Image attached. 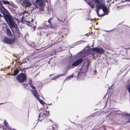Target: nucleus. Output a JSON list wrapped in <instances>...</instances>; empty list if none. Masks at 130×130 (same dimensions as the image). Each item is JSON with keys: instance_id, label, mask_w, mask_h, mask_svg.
I'll use <instances>...</instances> for the list:
<instances>
[{"instance_id": "nucleus-41", "label": "nucleus", "mask_w": 130, "mask_h": 130, "mask_svg": "<svg viewBox=\"0 0 130 130\" xmlns=\"http://www.w3.org/2000/svg\"><path fill=\"white\" fill-rule=\"evenodd\" d=\"M129 122H130V121H129Z\"/></svg>"}, {"instance_id": "nucleus-6", "label": "nucleus", "mask_w": 130, "mask_h": 130, "mask_svg": "<svg viewBox=\"0 0 130 130\" xmlns=\"http://www.w3.org/2000/svg\"><path fill=\"white\" fill-rule=\"evenodd\" d=\"M3 42L4 43H6L7 44H12L14 42V41L12 39L6 37L4 39Z\"/></svg>"}, {"instance_id": "nucleus-26", "label": "nucleus", "mask_w": 130, "mask_h": 130, "mask_svg": "<svg viewBox=\"0 0 130 130\" xmlns=\"http://www.w3.org/2000/svg\"><path fill=\"white\" fill-rule=\"evenodd\" d=\"M32 29H33V31H34L35 29V26H34L32 27Z\"/></svg>"}, {"instance_id": "nucleus-7", "label": "nucleus", "mask_w": 130, "mask_h": 130, "mask_svg": "<svg viewBox=\"0 0 130 130\" xmlns=\"http://www.w3.org/2000/svg\"><path fill=\"white\" fill-rule=\"evenodd\" d=\"M93 51L102 54L104 52V49L101 47H94L92 49Z\"/></svg>"}, {"instance_id": "nucleus-14", "label": "nucleus", "mask_w": 130, "mask_h": 130, "mask_svg": "<svg viewBox=\"0 0 130 130\" xmlns=\"http://www.w3.org/2000/svg\"><path fill=\"white\" fill-rule=\"evenodd\" d=\"M3 3L4 4L9 5L10 4V3L9 2L5 1H3Z\"/></svg>"}, {"instance_id": "nucleus-36", "label": "nucleus", "mask_w": 130, "mask_h": 130, "mask_svg": "<svg viewBox=\"0 0 130 130\" xmlns=\"http://www.w3.org/2000/svg\"><path fill=\"white\" fill-rule=\"evenodd\" d=\"M1 12L2 13H3V12H2V11H1V12Z\"/></svg>"}, {"instance_id": "nucleus-29", "label": "nucleus", "mask_w": 130, "mask_h": 130, "mask_svg": "<svg viewBox=\"0 0 130 130\" xmlns=\"http://www.w3.org/2000/svg\"><path fill=\"white\" fill-rule=\"evenodd\" d=\"M124 115H127V116H128V115H128V114H126H126H124Z\"/></svg>"}, {"instance_id": "nucleus-15", "label": "nucleus", "mask_w": 130, "mask_h": 130, "mask_svg": "<svg viewBox=\"0 0 130 130\" xmlns=\"http://www.w3.org/2000/svg\"><path fill=\"white\" fill-rule=\"evenodd\" d=\"M47 130H55V129L54 126H50L49 128L47 129Z\"/></svg>"}, {"instance_id": "nucleus-34", "label": "nucleus", "mask_w": 130, "mask_h": 130, "mask_svg": "<svg viewBox=\"0 0 130 130\" xmlns=\"http://www.w3.org/2000/svg\"><path fill=\"white\" fill-rule=\"evenodd\" d=\"M52 46V44L51 45H50V47H51V46Z\"/></svg>"}, {"instance_id": "nucleus-33", "label": "nucleus", "mask_w": 130, "mask_h": 130, "mask_svg": "<svg viewBox=\"0 0 130 130\" xmlns=\"http://www.w3.org/2000/svg\"><path fill=\"white\" fill-rule=\"evenodd\" d=\"M48 36V34H46V36L47 37Z\"/></svg>"}, {"instance_id": "nucleus-16", "label": "nucleus", "mask_w": 130, "mask_h": 130, "mask_svg": "<svg viewBox=\"0 0 130 130\" xmlns=\"http://www.w3.org/2000/svg\"><path fill=\"white\" fill-rule=\"evenodd\" d=\"M2 8L3 9L4 11H7L5 8L3 6L2 4L1 3H0V10H1V8Z\"/></svg>"}, {"instance_id": "nucleus-37", "label": "nucleus", "mask_w": 130, "mask_h": 130, "mask_svg": "<svg viewBox=\"0 0 130 130\" xmlns=\"http://www.w3.org/2000/svg\"><path fill=\"white\" fill-rule=\"evenodd\" d=\"M122 115L123 116V115H123V114H122Z\"/></svg>"}, {"instance_id": "nucleus-40", "label": "nucleus", "mask_w": 130, "mask_h": 130, "mask_svg": "<svg viewBox=\"0 0 130 130\" xmlns=\"http://www.w3.org/2000/svg\"><path fill=\"white\" fill-rule=\"evenodd\" d=\"M53 79H54L53 78Z\"/></svg>"}, {"instance_id": "nucleus-42", "label": "nucleus", "mask_w": 130, "mask_h": 130, "mask_svg": "<svg viewBox=\"0 0 130 130\" xmlns=\"http://www.w3.org/2000/svg\"><path fill=\"white\" fill-rule=\"evenodd\" d=\"M20 0V1H22V0Z\"/></svg>"}, {"instance_id": "nucleus-39", "label": "nucleus", "mask_w": 130, "mask_h": 130, "mask_svg": "<svg viewBox=\"0 0 130 130\" xmlns=\"http://www.w3.org/2000/svg\"><path fill=\"white\" fill-rule=\"evenodd\" d=\"M45 1H47V0H45Z\"/></svg>"}, {"instance_id": "nucleus-10", "label": "nucleus", "mask_w": 130, "mask_h": 130, "mask_svg": "<svg viewBox=\"0 0 130 130\" xmlns=\"http://www.w3.org/2000/svg\"><path fill=\"white\" fill-rule=\"evenodd\" d=\"M22 5L25 7H30L31 5V4L30 2L27 0H24L23 1Z\"/></svg>"}, {"instance_id": "nucleus-25", "label": "nucleus", "mask_w": 130, "mask_h": 130, "mask_svg": "<svg viewBox=\"0 0 130 130\" xmlns=\"http://www.w3.org/2000/svg\"><path fill=\"white\" fill-rule=\"evenodd\" d=\"M48 23L50 24H51V21H50V20H48Z\"/></svg>"}, {"instance_id": "nucleus-28", "label": "nucleus", "mask_w": 130, "mask_h": 130, "mask_svg": "<svg viewBox=\"0 0 130 130\" xmlns=\"http://www.w3.org/2000/svg\"><path fill=\"white\" fill-rule=\"evenodd\" d=\"M33 21V20L32 19H31V20L30 21L31 22H32Z\"/></svg>"}, {"instance_id": "nucleus-9", "label": "nucleus", "mask_w": 130, "mask_h": 130, "mask_svg": "<svg viewBox=\"0 0 130 130\" xmlns=\"http://www.w3.org/2000/svg\"><path fill=\"white\" fill-rule=\"evenodd\" d=\"M83 60L81 58L79 59L72 63V65L73 66H76L80 64L83 61Z\"/></svg>"}, {"instance_id": "nucleus-24", "label": "nucleus", "mask_w": 130, "mask_h": 130, "mask_svg": "<svg viewBox=\"0 0 130 130\" xmlns=\"http://www.w3.org/2000/svg\"><path fill=\"white\" fill-rule=\"evenodd\" d=\"M30 21H26V24H27V25H29L28 24L30 22Z\"/></svg>"}, {"instance_id": "nucleus-31", "label": "nucleus", "mask_w": 130, "mask_h": 130, "mask_svg": "<svg viewBox=\"0 0 130 130\" xmlns=\"http://www.w3.org/2000/svg\"><path fill=\"white\" fill-rule=\"evenodd\" d=\"M52 18H50V19H49V20H52Z\"/></svg>"}, {"instance_id": "nucleus-19", "label": "nucleus", "mask_w": 130, "mask_h": 130, "mask_svg": "<svg viewBox=\"0 0 130 130\" xmlns=\"http://www.w3.org/2000/svg\"><path fill=\"white\" fill-rule=\"evenodd\" d=\"M37 99L40 102L41 104H43V101L41 100L39 98V97L37 98Z\"/></svg>"}, {"instance_id": "nucleus-2", "label": "nucleus", "mask_w": 130, "mask_h": 130, "mask_svg": "<svg viewBox=\"0 0 130 130\" xmlns=\"http://www.w3.org/2000/svg\"><path fill=\"white\" fill-rule=\"evenodd\" d=\"M3 17L10 28H14L16 24L11 15L10 14H6L4 15Z\"/></svg>"}, {"instance_id": "nucleus-23", "label": "nucleus", "mask_w": 130, "mask_h": 130, "mask_svg": "<svg viewBox=\"0 0 130 130\" xmlns=\"http://www.w3.org/2000/svg\"><path fill=\"white\" fill-rule=\"evenodd\" d=\"M49 27L50 28L52 29H54L55 28L52 25H51L50 26H49Z\"/></svg>"}, {"instance_id": "nucleus-30", "label": "nucleus", "mask_w": 130, "mask_h": 130, "mask_svg": "<svg viewBox=\"0 0 130 130\" xmlns=\"http://www.w3.org/2000/svg\"><path fill=\"white\" fill-rule=\"evenodd\" d=\"M2 17V15H1V14L0 13V17Z\"/></svg>"}, {"instance_id": "nucleus-4", "label": "nucleus", "mask_w": 130, "mask_h": 130, "mask_svg": "<svg viewBox=\"0 0 130 130\" xmlns=\"http://www.w3.org/2000/svg\"><path fill=\"white\" fill-rule=\"evenodd\" d=\"M49 115V111L44 110L42 112H41L39 115V117H40L39 120L41 121L42 119L44 118L46 115Z\"/></svg>"}, {"instance_id": "nucleus-38", "label": "nucleus", "mask_w": 130, "mask_h": 130, "mask_svg": "<svg viewBox=\"0 0 130 130\" xmlns=\"http://www.w3.org/2000/svg\"><path fill=\"white\" fill-rule=\"evenodd\" d=\"M85 1H86V0H84Z\"/></svg>"}, {"instance_id": "nucleus-8", "label": "nucleus", "mask_w": 130, "mask_h": 130, "mask_svg": "<svg viewBox=\"0 0 130 130\" xmlns=\"http://www.w3.org/2000/svg\"><path fill=\"white\" fill-rule=\"evenodd\" d=\"M28 82L29 84H23V86L25 87H26L27 88L29 89L30 88V87H31L32 89H35V87L33 85H31V79H29L28 80Z\"/></svg>"}, {"instance_id": "nucleus-5", "label": "nucleus", "mask_w": 130, "mask_h": 130, "mask_svg": "<svg viewBox=\"0 0 130 130\" xmlns=\"http://www.w3.org/2000/svg\"><path fill=\"white\" fill-rule=\"evenodd\" d=\"M26 77L25 75L23 73L19 74L18 75L17 78V80L20 83H23L25 80Z\"/></svg>"}, {"instance_id": "nucleus-35", "label": "nucleus", "mask_w": 130, "mask_h": 130, "mask_svg": "<svg viewBox=\"0 0 130 130\" xmlns=\"http://www.w3.org/2000/svg\"><path fill=\"white\" fill-rule=\"evenodd\" d=\"M58 20L59 21H61V20H59V19H58Z\"/></svg>"}, {"instance_id": "nucleus-18", "label": "nucleus", "mask_w": 130, "mask_h": 130, "mask_svg": "<svg viewBox=\"0 0 130 130\" xmlns=\"http://www.w3.org/2000/svg\"><path fill=\"white\" fill-rule=\"evenodd\" d=\"M64 74H63L58 75L55 76L54 77L55 78H58V77H60V76H62Z\"/></svg>"}, {"instance_id": "nucleus-17", "label": "nucleus", "mask_w": 130, "mask_h": 130, "mask_svg": "<svg viewBox=\"0 0 130 130\" xmlns=\"http://www.w3.org/2000/svg\"><path fill=\"white\" fill-rule=\"evenodd\" d=\"M19 72V71L18 70H16L14 72L13 74L15 75H16Z\"/></svg>"}, {"instance_id": "nucleus-27", "label": "nucleus", "mask_w": 130, "mask_h": 130, "mask_svg": "<svg viewBox=\"0 0 130 130\" xmlns=\"http://www.w3.org/2000/svg\"><path fill=\"white\" fill-rule=\"evenodd\" d=\"M70 68V66H68L66 68L67 69H69Z\"/></svg>"}, {"instance_id": "nucleus-21", "label": "nucleus", "mask_w": 130, "mask_h": 130, "mask_svg": "<svg viewBox=\"0 0 130 130\" xmlns=\"http://www.w3.org/2000/svg\"><path fill=\"white\" fill-rule=\"evenodd\" d=\"M4 125L7 126V127H8V125H9L7 124V123L6 122V121L5 120H4Z\"/></svg>"}, {"instance_id": "nucleus-3", "label": "nucleus", "mask_w": 130, "mask_h": 130, "mask_svg": "<svg viewBox=\"0 0 130 130\" xmlns=\"http://www.w3.org/2000/svg\"><path fill=\"white\" fill-rule=\"evenodd\" d=\"M46 2H48V0L47 1L45 0H36V3L40 7L39 10L41 11L43 10Z\"/></svg>"}, {"instance_id": "nucleus-11", "label": "nucleus", "mask_w": 130, "mask_h": 130, "mask_svg": "<svg viewBox=\"0 0 130 130\" xmlns=\"http://www.w3.org/2000/svg\"><path fill=\"white\" fill-rule=\"evenodd\" d=\"M34 89V90H31V91L32 92L34 96L37 99L39 97V95L37 93L36 91L35 90V89Z\"/></svg>"}, {"instance_id": "nucleus-32", "label": "nucleus", "mask_w": 130, "mask_h": 130, "mask_svg": "<svg viewBox=\"0 0 130 130\" xmlns=\"http://www.w3.org/2000/svg\"><path fill=\"white\" fill-rule=\"evenodd\" d=\"M4 103H0V105H1V104H4Z\"/></svg>"}, {"instance_id": "nucleus-22", "label": "nucleus", "mask_w": 130, "mask_h": 130, "mask_svg": "<svg viewBox=\"0 0 130 130\" xmlns=\"http://www.w3.org/2000/svg\"><path fill=\"white\" fill-rule=\"evenodd\" d=\"M38 7L36 5L34 6V7L32 8V10H35L36 9L37 10L38 9Z\"/></svg>"}, {"instance_id": "nucleus-13", "label": "nucleus", "mask_w": 130, "mask_h": 130, "mask_svg": "<svg viewBox=\"0 0 130 130\" xmlns=\"http://www.w3.org/2000/svg\"><path fill=\"white\" fill-rule=\"evenodd\" d=\"M6 33L8 36H10L11 35V32L10 29L8 28H7L6 29Z\"/></svg>"}, {"instance_id": "nucleus-12", "label": "nucleus", "mask_w": 130, "mask_h": 130, "mask_svg": "<svg viewBox=\"0 0 130 130\" xmlns=\"http://www.w3.org/2000/svg\"><path fill=\"white\" fill-rule=\"evenodd\" d=\"M87 3L88 5H89L92 9H93L94 8V4L92 2H88Z\"/></svg>"}, {"instance_id": "nucleus-20", "label": "nucleus", "mask_w": 130, "mask_h": 130, "mask_svg": "<svg viewBox=\"0 0 130 130\" xmlns=\"http://www.w3.org/2000/svg\"><path fill=\"white\" fill-rule=\"evenodd\" d=\"M73 74H72L71 75H70L69 76H68L67 77L66 79L68 80V79H69V78L72 77H73Z\"/></svg>"}, {"instance_id": "nucleus-1", "label": "nucleus", "mask_w": 130, "mask_h": 130, "mask_svg": "<svg viewBox=\"0 0 130 130\" xmlns=\"http://www.w3.org/2000/svg\"><path fill=\"white\" fill-rule=\"evenodd\" d=\"M95 3L96 9V12L98 16L99 17L103 16L102 14H99V11L100 9H102L104 12L106 14H107L108 13V9L105 4V2L103 0H93Z\"/></svg>"}]
</instances>
